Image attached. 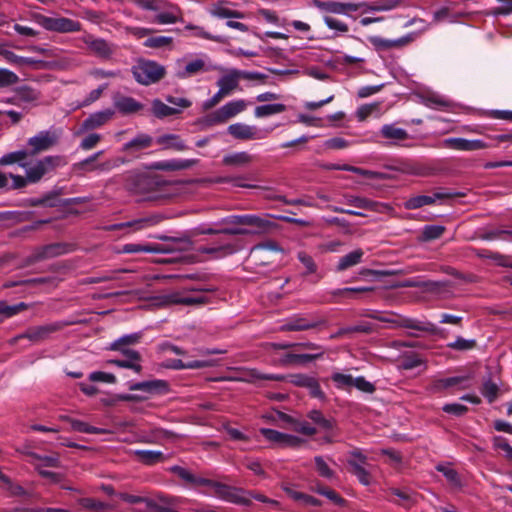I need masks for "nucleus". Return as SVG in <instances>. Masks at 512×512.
<instances>
[{
  "label": "nucleus",
  "instance_id": "obj_1",
  "mask_svg": "<svg viewBox=\"0 0 512 512\" xmlns=\"http://www.w3.org/2000/svg\"><path fill=\"white\" fill-rule=\"evenodd\" d=\"M221 224H241L245 228H233V230H226L228 235H260L268 233L276 225L266 218L257 215H231L223 218Z\"/></svg>",
  "mask_w": 512,
  "mask_h": 512
},
{
  "label": "nucleus",
  "instance_id": "obj_2",
  "mask_svg": "<svg viewBox=\"0 0 512 512\" xmlns=\"http://www.w3.org/2000/svg\"><path fill=\"white\" fill-rule=\"evenodd\" d=\"M167 182L158 175L137 174L130 176L126 183L128 191L146 199H158L163 196Z\"/></svg>",
  "mask_w": 512,
  "mask_h": 512
},
{
  "label": "nucleus",
  "instance_id": "obj_3",
  "mask_svg": "<svg viewBox=\"0 0 512 512\" xmlns=\"http://www.w3.org/2000/svg\"><path fill=\"white\" fill-rule=\"evenodd\" d=\"M66 164V158L61 155L45 156L37 160L34 164L20 163L21 167L25 169L29 183L39 182L46 174Z\"/></svg>",
  "mask_w": 512,
  "mask_h": 512
},
{
  "label": "nucleus",
  "instance_id": "obj_4",
  "mask_svg": "<svg viewBox=\"0 0 512 512\" xmlns=\"http://www.w3.org/2000/svg\"><path fill=\"white\" fill-rule=\"evenodd\" d=\"M327 326L328 321L324 317H319L314 314H296L287 319L286 322L280 326L279 330L282 332L320 331Z\"/></svg>",
  "mask_w": 512,
  "mask_h": 512
},
{
  "label": "nucleus",
  "instance_id": "obj_5",
  "mask_svg": "<svg viewBox=\"0 0 512 512\" xmlns=\"http://www.w3.org/2000/svg\"><path fill=\"white\" fill-rule=\"evenodd\" d=\"M132 73L138 83L150 85L164 77L165 68L154 61L141 60L132 68Z\"/></svg>",
  "mask_w": 512,
  "mask_h": 512
},
{
  "label": "nucleus",
  "instance_id": "obj_6",
  "mask_svg": "<svg viewBox=\"0 0 512 512\" xmlns=\"http://www.w3.org/2000/svg\"><path fill=\"white\" fill-rule=\"evenodd\" d=\"M375 319L385 322L391 325L393 328H405L416 330L420 332H425L429 334H437L438 328L431 322L428 321H420L417 319L401 316V315H392L390 317H376Z\"/></svg>",
  "mask_w": 512,
  "mask_h": 512
},
{
  "label": "nucleus",
  "instance_id": "obj_7",
  "mask_svg": "<svg viewBox=\"0 0 512 512\" xmlns=\"http://www.w3.org/2000/svg\"><path fill=\"white\" fill-rule=\"evenodd\" d=\"M61 132L58 129L43 130L35 136L28 139L27 144L30 147L28 156H36L42 152L48 151L59 142Z\"/></svg>",
  "mask_w": 512,
  "mask_h": 512
},
{
  "label": "nucleus",
  "instance_id": "obj_8",
  "mask_svg": "<svg viewBox=\"0 0 512 512\" xmlns=\"http://www.w3.org/2000/svg\"><path fill=\"white\" fill-rule=\"evenodd\" d=\"M36 21L46 30L58 33L78 32L81 30V23L66 17H47L36 15Z\"/></svg>",
  "mask_w": 512,
  "mask_h": 512
},
{
  "label": "nucleus",
  "instance_id": "obj_9",
  "mask_svg": "<svg viewBox=\"0 0 512 512\" xmlns=\"http://www.w3.org/2000/svg\"><path fill=\"white\" fill-rule=\"evenodd\" d=\"M246 108V102L244 100H235L226 103L221 108L216 110L215 112L209 114L205 122L207 125L212 126L219 123H224L228 119L236 116L237 114L244 111Z\"/></svg>",
  "mask_w": 512,
  "mask_h": 512
},
{
  "label": "nucleus",
  "instance_id": "obj_10",
  "mask_svg": "<svg viewBox=\"0 0 512 512\" xmlns=\"http://www.w3.org/2000/svg\"><path fill=\"white\" fill-rule=\"evenodd\" d=\"M81 40L91 54L104 60L110 59L117 48L115 44L102 38H95L91 34L84 35Z\"/></svg>",
  "mask_w": 512,
  "mask_h": 512
},
{
  "label": "nucleus",
  "instance_id": "obj_11",
  "mask_svg": "<svg viewBox=\"0 0 512 512\" xmlns=\"http://www.w3.org/2000/svg\"><path fill=\"white\" fill-rule=\"evenodd\" d=\"M103 154V151H98L96 153H94L93 155H91L90 157L78 162V163H75L73 165V170L79 174H82V173H85V172H93V171H96V170H99V171H109L111 169H114L116 167H118L120 164L124 163V160L123 159H120V158H113V159H108L102 163H98L96 164L95 167H88L89 166V162H96L97 159Z\"/></svg>",
  "mask_w": 512,
  "mask_h": 512
},
{
  "label": "nucleus",
  "instance_id": "obj_12",
  "mask_svg": "<svg viewBox=\"0 0 512 512\" xmlns=\"http://www.w3.org/2000/svg\"><path fill=\"white\" fill-rule=\"evenodd\" d=\"M213 491L214 494L222 500L239 505L251 504L250 499L244 496L245 491L241 488L216 481L215 484H213Z\"/></svg>",
  "mask_w": 512,
  "mask_h": 512
},
{
  "label": "nucleus",
  "instance_id": "obj_13",
  "mask_svg": "<svg viewBox=\"0 0 512 512\" xmlns=\"http://www.w3.org/2000/svg\"><path fill=\"white\" fill-rule=\"evenodd\" d=\"M67 325L68 323L64 322H54L42 326L30 327L20 337L27 338L35 343L42 342L47 340L52 333L62 330Z\"/></svg>",
  "mask_w": 512,
  "mask_h": 512
},
{
  "label": "nucleus",
  "instance_id": "obj_14",
  "mask_svg": "<svg viewBox=\"0 0 512 512\" xmlns=\"http://www.w3.org/2000/svg\"><path fill=\"white\" fill-rule=\"evenodd\" d=\"M259 432L267 441L280 447H298L303 443V440L296 436L281 433L273 429L261 428Z\"/></svg>",
  "mask_w": 512,
  "mask_h": 512
},
{
  "label": "nucleus",
  "instance_id": "obj_15",
  "mask_svg": "<svg viewBox=\"0 0 512 512\" xmlns=\"http://www.w3.org/2000/svg\"><path fill=\"white\" fill-rule=\"evenodd\" d=\"M313 5L324 12L333 14H347L349 12H355L363 6V4L322 0H313Z\"/></svg>",
  "mask_w": 512,
  "mask_h": 512
},
{
  "label": "nucleus",
  "instance_id": "obj_16",
  "mask_svg": "<svg viewBox=\"0 0 512 512\" xmlns=\"http://www.w3.org/2000/svg\"><path fill=\"white\" fill-rule=\"evenodd\" d=\"M442 146L448 149L459 151H476L486 149L489 146L482 140H468L464 138H447L442 142Z\"/></svg>",
  "mask_w": 512,
  "mask_h": 512
},
{
  "label": "nucleus",
  "instance_id": "obj_17",
  "mask_svg": "<svg viewBox=\"0 0 512 512\" xmlns=\"http://www.w3.org/2000/svg\"><path fill=\"white\" fill-rule=\"evenodd\" d=\"M162 216L153 214L147 217H142L138 219H134L132 221L119 223V224H113L108 227V230H121L124 228H132L133 231H139L142 229H145L147 227L155 226L159 224L162 221Z\"/></svg>",
  "mask_w": 512,
  "mask_h": 512
},
{
  "label": "nucleus",
  "instance_id": "obj_18",
  "mask_svg": "<svg viewBox=\"0 0 512 512\" xmlns=\"http://www.w3.org/2000/svg\"><path fill=\"white\" fill-rule=\"evenodd\" d=\"M228 133L235 139L247 141L262 139V136L257 127L247 125L244 123H235L227 128Z\"/></svg>",
  "mask_w": 512,
  "mask_h": 512
},
{
  "label": "nucleus",
  "instance_id": "obj_19",
  "mask_svg": "<svg viewBox=\"0 0 512 512\" xmlns=\"http://www.w3.org/2000/svg\"><path fill=\"white\" fill-rule=\"evenodd\" d=\"M344 199L348 205L358 209H364L378 213H382L390 209V207L387 204L375 202L368 198L359 197L355 195H345Z\"/></svg>",
  "mask_w": 512,
  "mask_h": 512
},
{
  "label": "nucleus",
  "instance_id": "obj_20",
  "mask_svg": "<svg viewBox=\"0 0 512 512\" xmlns=\"http://www.w3.org/2000/svg\"><path fill=\"white\" fill-rule=\"evenodd\" d=\"M239 78L236 75V69L224 70V74L217 80V86L226 96L232 94L235 90H240Z\"/></svg>",
  "mask_w": 512,
  "mask_h": 512
},
{
  "label": "nucleus",
  "instance_id": "obj_21",
  "mask_svg": "<svg viewBox=\"0 0 512 512\" xmlns=\"http://www.w3.org/2000/svg\"><path fill=\"white\" fill-rule=\"evenodd\" d=\"M113 115L114 112L111 109L93 113L83 121L81 128L84 131L99 128L107 123L113 117Z\"/></svg>",
  "mask_w": 512,
  "mask_h": 512
},
{
  "label": "nucleus",
  "instance_id": "obj_22",
  "mask_svg": "<svg viewBox=\"0 0 512 512\" xmlns=\"http://www.w3.org/2000/svg\"><path fill=\"white\" fill-rule=\"evenodd\" d=\"M131 391H143L149 394L163 393L168 390V383L164 380H151L133 383L129 386Z\"/></svg>",
  "mask_w": 512,
  "mask_h": 512
},
{
  "label": "nucleus",
  "instance_id": "obj_23",
  "mask_svg": "<svg viewBox=\"0 0 512 512\" xmlns=\"http://www.w3.org/2000/svg\"><path fill=\"white\" fill-rule=\"evenodd\" d=\"M172 251H174V248H171V247H168V246L159 245V244H156V245H142V244L130 243V244H125L121 248V252L122 253H128V254H131V253H141V252H145V253H169V252H172Z\"/></svg>",
  "mask_w": 512,
  "mask_h": 512
},
{
  "label": "nucleus",
  "instance_id": "obj_24",
  "mask_svg": "<svg viewBox=\"0 0 512 512\" xmlns=\"http://www.w3.org/2000/svg\"><path fill=\"white\" fill-rule=\"evenodd\" d=\"M212 69L213 67L207 64L205 59L197 58L188 62L184 69L178 72V77L182 79L189 78L200 73L208 72Z\"/></svg>",
  "mask_w": 512,
  "mask_h": 512
},
{
  "label": "nucleus",
  "instance_id": "obj_25",
  "mask_svg": "<svg viewBox=\"0 0 512 512\" xmlns=\"http://www.w3.org/2000/svg\"><path fill=\"white\" fill-rule=\"evenodd\" d=\"M114 106L122 114H133L143 108V105L134 98L120 94L114 97Z\"/></svg>",
  "mask_w": 512,
  "mask_h": 512
},
{
  "label": "nucleus",
  "instance_id": "obj_26",
  "mask_svg": "<svg viewBox=\"0 0 512 512\" xmlns=\"http://www.w3.org/2000/svg\"><path fill=\"white\" fill-rule=\"evenodd\" d=\"M198 163L197 159H185V160H167L161 161L155 164V168L162 171H179L186 170Z\"/></svg>",
  "mask_w": 512,
  "mask_h": 512
},
{
  "label": "nucleus",
  "instance_id": "obj_27",
  "mask_svg": "<svg viewBox=\"0 0 512 512\" xmlns=\"http://www.w3.org/2000/svg\"><path fill=\"white\" fill-rule=\"evenodd\" d=\"M186 291H191V292H208V291H213V289H209V288H188V289H185L182 292L180 291L179 305L199 306V305L207 304L209 302V299L206 296H204V295H199V296H188V295H185Z\"/></svg>",
  "mask_w": 512,
  "mask_h": 512
},
{
  "label": "nucleus",
  "instance_id": "obj_28",
  "mask_svg": "<svg viewBox=\"0 0 512 512\" xmlns=\"http://www.w3.org/2000/svg\"><path fill=\"white\" fill-rule=\"evenodd\" d=\"M156 143L161 145L163 149H172L176 151H184L188 146L177 134H164L156 139Z\"/></svg>",
  "mask_w": 512,
  "mask_h": 512
},
{
  "label": "nucleus",
  "instance_id": "obj_29",
  "mask_svg": "<svg viewBox=\"0 0 512 512\" xmlns=\"http://www.w3.org/2000/svg\"><path fill=\"white\" fill-rule=\"evenodd\" d=\"M153 138L148 134H138L135 138L124 144V152H137L151 147Z\"/></svg>",
  "mask_w": 512,
  "mask_h": 512
},
{
  "label": "nucleus",
  "instance_id": "obj_30",
  "mask_svg": "<svg viewBox=\"0 0 512 512\" xmlns=\"http://www.w3.org/2000/svg\"><path fill=\"white\" fill-rule=\"evenodd\" d=\"M363 255H364V251L360 248L351 251L350 253L342 256L339 259L338 264L336 266V270L339 272L345 271V270L361 263Z\"/></svg>",
  "mask_w": 512,
  "mask_h": 512
},
{
  "label": "nucleus",
  "instance_id": "obj_31",
  "mask_svg": "<svg viewBox=\"0 0 512 512\" xmlns=\"http://www.w3.org/2000/svg\"><path fill=\"white\" fill-rule=\"evenodd\" d=\"M372 45L380 50H388L391 48H401L410 42L409 37H402L396 40L383 39L381 37L370 38Z\"/></svg>",
  "mask_w": 512,
  "mask_h": 512
},
{
  "label": "nucleus",
  "instance_id": "obj_32",
  "mask_svg": "<svg viewBox=\"0 0 512 512\" xmlns=\"http://www.w3.org/2000/svg\"><path fill=\"white\" fill-rule=\"evenodd\" d=\"M322 358V353H309V354H295L288 353L283 356L281 359V363L283 365H292V364H304L307 362H311L317 359Z\"/></svg>",
  "mask_w": 512,
  "mask_h": 512
},
{
  "label": "nucleus",
  "instance_id": "obj_33",
  "mask_svg": "<svg viewBox=\"0 0 512 512\" xmlns=\"http://www.w3.org/2000/svg\"><path fill=\"white\" fill-rule=\"evenodd\" d=\"M25 454L31 458V464L33 465V462L40 464L41 469L44 467H60V459L58 454H52V455H39L35 452L27 451Z\"/></svg>",
  "mask_w": 512,
  "mask_h": 512
},
{
  "label": "nucleus",
  "instance_id": "obj_34",
  "mask_svg": "<svg viewBox=\"0 0 512 512\" xmlns=\"http://www.w3.org/2000/svg\"><path fill=\"white\" fill-rule=\"evenodd\" d=\"M253 157L247 152H237L224 156L222 162L226 166L243 167L250 164Z\"/></svg>",
  "mask_w": 512,
  "mask_h": 512
},
{
  "label": "nucleus",
  "instance_id": "obj_35",
  "mask_svg": "<svg viewBox=\"0 0 512 512\" xmlns=\"http://www.w3.org/2000/svg\"><path fill=\"white\" fill-rule=\"evenodd\" d=\"M0 56H2L8 63L19 67L32 66L36 64V61L34 59L18 56L14 52L6 49L2 45H0Z\"/></svg>",
  "mask_w": 512,
  "mask_h": 512
},
{
  "label": "nucleus",
  "instance_id": "obj_36",
  "mask_svg": "<svg viewBox=\"0 0 512 512\" xmlns=\"http://www.w3.org/2000/svg\"><path fill=\"white\" fill-rule=\"evenodd\" d=\"M119 498L122 501L130 503V504H136V503H143V502H145L148 507L154 508L158 512H177V511H175L173 509H170V508H167V507L158 506L155 503H153L152 501H150V500H148V499H146L144 497H141V496L131 495V494H128V493H120L119 494Z\"/></svg>",
  "mask_w": 512,
  "mask_h": 512
},
{
  "label": "nucleus",
  "instance_id": "obj_37",
  "mask_svg": "<svg viewBox=\"0 0 512 512\" xmlns=\"http://www.w3.org/2000/svg\"><path fill=\"white\" fill-rule=\"evenodd\" d=\"M365 11H389L400 5V0H378L372 3L361 2Z\"/></svg>",
  "mask_w": 512,
  "mask_h": 512
},
{
  "label": "nucleus",
  "instance_id": "obj_38",
  "mask_svg": "<svg viewBox=\"0 0 512 512\" xmlns=\"http://www.w3.org/2000/svg\"><path fill=\"white\" fill-rule=\"evenodd\" d=\"M198 251L200 253L212 254L215 258H220L233 254L236 251V248L233 244L227 243L220 246L199 247Z\"/></svg>",
  "mask_w": 512,
  "mask_h": 512
},
{
  "label": "nucleus",
  "instance_id": "obj_39",
  "mask_svg": "<svg viewBox=\"0 0 512 512\" xmlns=\"http://www.w3.org/2000/svg\"><path fill=\"white\" fill-rule=\"evenodd\" d=\"M449 282H435V281H428V282H419L415 280H406L404 281L400 286L401 287H415V288H421L424 287L428 291L431 292H438L443 287L449 286Z\"/></svg>",
  "mask_w": 512,
  "mask_h": 512
},
{
  "label": "nucleus",
  "instance_id": "obj_40",
  "mask_svg": "<svg viewBox=\"0 0 512 512\" xmlns=\"http://www.w3.org/2000/svg\"><path fill=\"white\" fill-rule=\"evenodd\" d=\"M51 259L47 245L37 247L23 260V267L31 266L37 262Z\"/></svg>",
  "mask_w": 512,
  "mask_h": 512
},
{
  "label": "nucleus",
  "instance_id": "obj_41",
  "mask_svg": "<svg viewBox=\"0 0 512 512\" xmlns=\"http://www.w3.org/2000/svg\"><path fill=\"white\" fill-rule=\"evenodd\" d=\"M78 504L81 508L93 512H102L110 509V505L94 498H80Z\"/></svg>",
  "mask_w": 512,
  "mask_h": 512
},
{
  "label": "nucleus",
  "instance_id": "obj_42",
  "mask_svg": "<svg viewBox=\"0 0 512 512\" xmlns=\"http://www.w3.org/2000/svg\"><path fill=\"white\" fill-rule=\"evenodd\" d=\"M286 111V106L281 103L266 104L257 106L254 114L257 118H263L274 114H279Z\"/></svg>",
  "mask_w": 512,
  "mask_h": 512
},
{
  "label": "nucleus",
  "instance_id": "obj_43",
  "mask_svg": "<svg viewBox=\"0 0 512 512\" xmlns=\"http://www.w3.org/2000/svg\"><path fill=\"white\" fill-rule=\"evenodd\" d=\"M210 13L213 16L218 17V18H243L244 17L243 13L236 11V10H231V9L227 8L226 6H224L223 3L213 4L210 9Z\"/></svg>",
  "mask_w": 512,
  "mask_h": 512
},
{
  "label": "nucleus",
  "instance_id": "obj_44",
  "mask_svg": "<svg viewBox=\"0 0 512 512\" xmlns=\"http://www.w3.org/2000/svg\"><path fill=\"white\" fill-rule=\"evenodd\" d=\"M348 465L351 467V472L358 478L360 483L368 486L371 483L370 473L354 459H348Z\"/></svg>",
  "mask_w": 512,
  "mask_h": 512
},
{
  "label": "nucleus",
  "instance_id": "obj_45",
  "mask_svg": "<svg viewBox=\"0 0 512 512\" xmlns=\"http://www.w3.org/2000/svg\"><path fill=\"white\" fill-rule=\"evenodd\" d=\"M138 460L146 465H153L164 459L163 453L160 451L137 450L135 452Z\"/></svg>",
  "mask_w": 512,
  "mask_h": 512
},
{
  "label": "nucleus",
  "instance_id": "obj_46",
  "mask_svg": "<svg viewBox=\"0 0 512 512\" xmlns=\"http://www.w3.org/2000/svg\"><path fill=\"white\" fill-rule=\"evenodd\" d=\"M152 111H153V114L158 118H164V117L176 115L181 112L180 109L170 107L158 99L153 101Z\"/></svg>",
  "mask_w": 512,
  "mask_h": 512
},
{
  "label": "nucleus",
  "instance_id": "obj_47",
  "mask_svg": "<svg viewBox=\"0 0 512 512\" xmlns=\"http://www.w3.org/2000/svg\"><path fill=\"white\" fill-rule=\"evenodd\" d=\"M63 419L70 423V426L74 431H78V432H82V433H90V434H102L105 432V430H103V429L93 427V426L89 425L88 423L80 421V420L72 419L69 417H63Z\"/></svg>",
  "mask_w": 512,
  "mask_h": 512
},
{
  "label": "nucleus",
  "instance_id": "obj_48",
  "mask_svg": "<svg viewBox=\"0 0 512 512\" xmlns=\"http://www.w3.org/2000/svg\"><path fill=\"white\" fill-rule=\"evenodd\" d=\"M134 3L143 10L155 12L163 11L170 6L166 0H134Z\"/></svg>",
  "mask_w": 512,
  "mask_h": 512
},
{
  "label": "nucleus",
  "instance_id": "obj_49",
  "mask_svg": "<svg viewBox=\"0 0 512 512\" xmlns=\"http://www.w3.org/2000/svg\"><path fill=\"white\" fill-rule=\"evenodd\" d=\"M477 346V341L475 339H465L461 336H458L455 341L449 342L447 347L451 350L465 352L469 350H473Z\"/></svg>",
  "mask_w": 512,
  "mask_h": 512
},
{
  "label": "nucleus",
  "instance_id": "obj_50",
  "mask_svg": "<svg viewBox=\"0 0 512 512\" xmlns=\"http://www.w3.org/2000/svg\"><path fill=\"white\" fill-rule=\"evenodd\" d=\"M381 134L387 139L398 141L408 139V133L404 129L395 127L394 125H384L381 129Z\"/></svg>",
  "mask_w": 512,
  "mask_h": 512
},
{
  "label": "nucleus",
  "instance_id": "obj_51",
  "mask_svg": "<svg viewBox=\"0 0 512 512\" xmlns=\"http://www.w3.org/2000/svg\"><path fill=\"white\" fill-rule=\"evenodd\" d=\"M307 416L324 430H333L335 427V421L325 418L319 410H311Z\"/></svg>",
  "mask_w": 512,
  "mask_h": 512
},
{
  "label": "nucleus",
  "instance_id": "obj_52",
  "mask_svg": "<svg viewBox=\"0 0 512 512\" xmlns=\"http://www.w3.org/2000/svg\"><path fill=\"white\" fill-rule=\"evenodd\" d=\"M180 291H174L154 298L155 305L158 307H168L179 305Z\"/></svg>",
  "mask_w": 512,
  "mask_h": 512
},
{
  "label": "nucleus",
  "instance_id": "obj_53",
  "mask_svg": "<svg viewBox=\"0 0 512 512\" xmlns=\"http://www.w3.org/2000/svg\"><path fill=\"white\" fill-rule=\"evenodd\" d=\"M142 338L141 333H133L122 336L113 343H111L109 349H122V347H128L129 345L137 344Z\"/></svg>",
  "mask_w": 512,
  "mask_h": 512
},
{
  "label": "nucleus",
  "instance_id": "obj_54",
  "mask_svg": "<svg viewBox=\"0 0 512 512\" xmlns=\"http://www.w3.org/2000/svg\"><path fill=\"white\" fill-rule=\"evenodd\" d=\"M434 202H435V199L432 196L419 195V196H415V197L408 199L404 203V206L406 209L412 210V209H418L425 205H431Z\"/></svg>",
  "mask_w": 512,
  "mask_h": 512
},
{
  "label": "nucleus",
  "instance_id": "obj_55",
  "mask_svg": "<svg viewBox=\"0 0 512 512\" xmlns=\"http://www.w3.org/2000/svg\"><path fill=\"white\" fill-rule=\"evenodd\" d=\"M16 95L23 102H34L40 98V93L29 86H22L16 90Z\"/></svg>",
  "mask_w": 512,
  "mask_h": 512
},
{
  "label": "nucleus",
  "instance_id": "obj_56",
  "mask_svg": "<svg viewBox=\"0 0 512 512\" xmlns=\"http://www.w3.org/2000/svg\"><path fill=\"white\" fill-rule=\"evenodd\" d=\"M467 379L468 378L465 376H456V377L440 379L434 383V389L436 391H442V390H445L452 386L459 385V384L463 383L464 381H466Z\"/></svg>",
  "mask_w": 512,
  "mask_h": 512
},
{
  "label": "nucleus",
  "instance_id": "obj_57",
  "mask_svg": "<svg viewBox=\"0 0 512 512\" xmlns=\"http://www.w3.org/2000/svg\"><path fill=\"white\" fill-rule=\"evenodd\" d=\"M20 81L18 75L8 69L0 68V88H8Z\"/></svg>",
  "mask_w": 512,
  "mask_h": 512
},
{
  "label": "nucleus",
  "instance_id": "obj_58",
  "mask_svg": "<svg viewBox=\"0 0 512 512\" xmlns=\"http://www.w3.org/2000/svg\"><path fill=\"white\" fill-rule=\"evenodd\" d=\"M445 231V227L441 225H427L424 227L422 237L426 241L440 238Z\"/></svg>",
  "mask_w": 512,
  "mask_h": 512
},
{
  "label": "nucleus",
  "instance_id": "obj_59",
  "mask_svg": "<svg viewBox=\"0 0 512 512\" xmlns=\"http://www.w3.org/2000/svg\"><path fill=\"white\" fill-rule=\"evenodd\" d=\"M316 492L320 495L327 497L330 501L337 505H343L345 500L333 489L328 488L324 485H318Z\"/></svg>",
  "mask_w": 512,
  "mask_h": 512
},
{
  "label": "nucleus",
  "instance_id": "obj_60",
  "mask_svg": "<svg viewBox=\"0 0 512 512\" xmlns=\"http://www.w3.org/2000/svg\"><path fill=\"white\" fill-rule=\"evenodd\" d=\"M28 157V152L25 150L15 151L4 155L0 158V166H5L13 163H20Z\"/></svg>",
  "mask_w": 512,
  "mask_h": 512
},
{
  "label": "nucleus",
  "instance_id": "obj_61",
  "mask_svg": "<svg viewBox=\"0 0 512 512\" xmlns=\"http://www.w3.org/2000/svg\"><path fill=\"white\" fill-rule=\"evenodd\" d=\"M172 42H173V39L171 37L156 36V37L148 38L144 42V46L148 47V48L159 49V48L170 46L172 44Z\"/></svg>",
  "mask_w": 512,
  "mask_h": 512
},
{
  "label": "nucleus",
  "instance_id": "obj_62",
  "mask_svg": "<svg viewBox=\"0 0 512 512\" xmlns=\"http://www.w3.org/2000/svg\"><path fill=\"white\" fill-rule=\"evenodd\" d=\"M314 461H315L316 470L321 477H324L327 479H332L335 477L334 471L332 469H330V467L325 462L323 457L316 456L314 458Z\"/></svg>",
  "mask_w": 512,
  "mask_h": 512
},
{
  "label": "nucleus",
  "instance_id": "obj_63",
  "mask_svg": "<svg viewBox=\"0 0 512 512\" xmlns=\"http://www.w3.org/2000/svg\"><path fill=\"white\" fill-rule=\"evenodd\" d=\"M297 257L306 269L304 272L305 275L315 274L317 272V265L310 255L301 251L298 253Z\"/></svg>",
  "mask_w": 512,
  "mask_h": 512
},
{
  "label": "nucleus",
  "instance_id": "obj_64",
  "mask_svg": "<svg viewBox=\"0 0 512 512\" xmlns=\"http://www.w3.org/2000/svg\"><path fill=\"white\" fill-rule=\"evenodd\" d=\"M498 390V385L491 380H488L483 384L481 393L490 403H492L498 396Z\"/></svg>",
  "mask_w": 512,
  "mask_h": 512
}]
</instances>
